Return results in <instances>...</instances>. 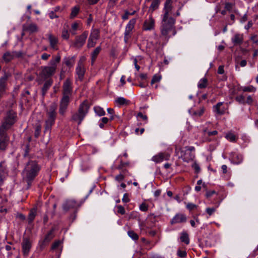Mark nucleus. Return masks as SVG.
<instances>
[{
  "mask_svg": "<svg viewBox=\"0 0 258 258\" xmlns=\"http://www.w3.org/2000/svg\"><path fill=\"white\" fill-rule=\"evenodd\" d=\"M174 7L172 5V0H166L161 15L162 21L160 31L161 34L165 37L168 36L171 31H173V35H175L176 32L174 29L175 19L173 18Z\"/></svg>",
  "mask_w": 258,
  "mask_h": 258,
  "instance_id": "f257e3e1",
  "label": "nucleus"
},
{
  "mask_svg": "<svg viewBox=\"0 0 258 258\" xmlns=\"http://www.w3.org/2000/svg\"><path fill=\"white\" fill-rule=\"evenodd\" d=\"M15 112L12 110L9 111L7 113L4 122L0 126V151H4L7 147L9 138L5 134V132L15 123Z\"/></svg>",
  "mask_w": 258,
  "mask_h": 258,
  "instance_id": "f03ea898",
  "label": "nucleus"
},
{
  "mask_svg": "<svg viewBox=\"0 0 258 258\" xmlns=\"http://www.w3.org/2000/svg\"><path fill=\"white\" fill-rule=\"evenodd\" d=\"M40 170V166L35 161H30L26 165L23 171V179L29 187L32 182L37 176Z\"/></svg>",
  "mask_w": 258,
  "mask_h": 258,
  "instance_id": "7ed1b4c3",
  "label": "nucleus"
},
{
  "mask_svg": "<svg viewBox=\"0 0 258 258\" xmlns=\"http://www.w3.org/2000/svg\"><path fill=\"white\" fill-rule=\"evenodd\" d=\"M56 104H52L46 112L47 119L45 122L44 134H47L48 135L50 134L52 126L54 124L56 117Z\"/></svg>",
  "mask_w": 258,
  "mask_h": 258,
  "instance_id": "20e7f679",
  "label": "nucleus"
},
{
  "mask_svg": "<svg viewBox=\"0 0 258 258\" xmlns=\"http://www.w3.org/2000/svg\"><path fill=\"white\" fill-rule=\"evenodd\" d=\"M89 108V106L88 102L84 101L80 104L78 111L73 115L72 119L78 122V124H80L87 114Z\"/></svg>",
  "mask_w": 258,
  "mask_h": 258,
  "instance_id": "39448f33",
  "label": "nucleus"
},
{
  "mask_svg": "<svg viewBox=\"0 0 258 258\" xmlns=\"http://www.w3.org/2000/svg\"><path fill=\"white\" fill-rule=\"evenodd\" d=\"M11 76V73L9 71H6V70L3 71V75L0 78V93H3L5 91L7 88L8 80Z\"/></svg>",
  "mask_w": 258,
  "mask_h": 258,
  "instance_id": "423d86ee",
  "label": "nucleus"
},
{
  "mask_svg": "<svg viewBox=\"0 0 258 258\" xmlns=\"http://www.w3.org/2000/svg\"><path fill=\"white\" fill-rule=\"evenodd\" d=\"M56 70L55 67L51 65L43 67L42 68L41 75L44 79L48 78L54 74Z\"/></svg>",
  "mask_w": 258,
  "mask_h": 258,
  "instance_id": "0eeeda50",
  "label": "nucleus"
},
{
  "mask_svg": "<svg viewBox=\"0 0 258 258\" xmlns=\"http://www.w3.org/2000/svg\"><path fill=\"white\" fill-rule=\"evenodd\" d=\"M99 37V31L98 29H94L91 32L88 40L87 46L88 48L94 47L96 41Z\"/></svg>",
  "mask_w": 258,
  "mask_h": 258,
  "instance_id": "6e6552de",
  "label": "nucleus"
},
{
  "mask_svg": "<svg viewBox=\"0 0 258 258\" xmlns=\"http://www.w3.org/2000/svg\"><path fill=\"white\" fill-rule=\"evenodd\" d=\"M84 60L85 58L82 57L78 62V66L76 69V72L78 76V79L80 81L83 80L85 72V69L83 64Z\"/></svg>",
  "mask_w": 258,
  "mask_h": 258,
  "instance_id": "1a4fd4ad",
  "label": "nucleus"
},
{
  "mask_svg": "<svg viewBox=\"0 0 258 258\" xmlns=\"http://www.w3.org/2000/svg\"><path fill=\"white\" fill-rule=\"evenodd\" d=\"M136 20L135 19L131 20L127 25L126 26L124 32V40L125 43H127L130 38V34L132 30L134 29Z\"/></svg>",
  "mask_w": 258,
  "mask_h": 258,
  "instance_id": "9d476101",
  "label": "nucleus"
},
{
  "mask_svg": "<svg viewBox=\"0 0 258 258\" xmlns=\"http://www.w3.org/2000/svg\"><path fill=\"white\" fill-rule=\"evenodd\" d=\"M72 93V83L69 80H67L63 84V96L62 97L70 98Z\"/></svg>",
  "mask_w": 258,
  "mask_h": 258,
  "instance_id": "9b49d317",
  "label": "nucleus"
},
{
  "mask_svg": "<svg viewBox=\"0 0 258 258\" xmlns=\"http://www.w3.org/2000/svg\"><path fill=\"white\" fill-rule=\"evenodd\" d=\"M88 35V32L84 31L81 35L77 36L74 42V46L78 48L82 47L86 42Z\"/></svg>",
  "mask_w": 258,
  "mask_h": 258,
  "instance_id": "f8f14e48",
  "label": "nucleus"
},
{
  "mask_svg": "<svg viewBox=\"0 0 258 258\" xmlns=\"http://www.w3.org/2000/svg\"><path fill=\"white\" fill-rule=\"evenodd\" d=\"M170 155L167 153L161 152L154 156L152 160L156 163H160L164 160H168L169 159Z\"/></svg>",
  "mask_w": 258,
  "mask_h": 258,
  "instance_id": "ddd939ff",
  "label": "nucleus"
},
{
  "mask_svg": "<svg viewBox=\"0 0 258 258\" xmlns=\"http://www.w3.org/2000/svg\"><path fill=\"white\" fill-rule=\"evenodd\" d=\"M80 207V205L74 200H69L65 202L63 204V209L67 211L71 209H76Z\"/></svg>",
  "mask_w": 258,
  "mask_h": 258,
  "instance_id": "4468645a",
  "label": "nucleus"
},
{
  "mask_svg": "<svg viewBox=\"0 0 258 258\" xmlns=\"http://www.w3.org/2000/svg\"><path fill=\"white\" fill-rule=\"evenodd\" d=\"M69 102L70 98L64 97H62L61 98L59 108V113L60 114L62 115H63L64 114L65 112H66Z\"/></svg>",
  "mask_w": 258,
  "mask_h": 258,
  "instance_id": "2eb2a0df",
  "label": "nucleus"
},
{
  "mask_svg": "<svg viewBox=\"0 0 258 258\" xmlns=\"http://www.w3.org/2000/svg\"><path fill=\"white\" fill-rule=\"evenodd\" d=\"M23 252L25 255H27L31 247V243L27 238H24L22 243Z\"/></svg>",
  "mask_w": 258,
  "mask_h": 258,
  "instance_id": "dca6fc26",
  "label": "nucleus"
},
{
  "mask_svg": "<svg viewBox=\"0 0 258 258\" xmlns=\"http://www.w3.org/2000/svg\"><path fill=\"white\" fill-rule=\"evenodd\" d=\"M230 160L232 163L238 164L242 162L243 157L240 154L236 152H232L230 155Z\"/></svg>",
  "mask_w": 258,
  "mask_h": 258,
  "instance_id": "f3484780",
  "label": "nucleus"
},
{
  "mask_svg": "<svg viewBox=\"0 0 258 258\" xmlns=\"http://www.w3.org/2000/svg\"><path fill=\"white\" fill-rule=\"evenodd\" d=\"M181 158L184 161L188 162L194 159L195 154L189 150H185L184 151H181Z\"/></svg>",
  "mask_w": 258,
  "mask_h": 258,
  "instance_id": "a211bd4d",
  "label": "nucleus"
},
{
  "mask_svg": "<svg viewBox=\"0 0 258 258\" xmlns=\"http://www.w3.org/2000/svg\"><path fill=\"white\" fill-rule=\"evenodd\" d=\"M186 220V216L182 214H177L171 220V224H175L185 222Z\"/></svg>",
  "mask_w": 258,
  "mask_h": 258,
  "instance_id": "6ab92c4d",
  "label": "nucleus"
},
{
  "mask_svg": "<svg viewBox=\"0 0 258 258\" xmlns=\"http://www.w3.org/2000/svg\"><path fill=\"white\" fill-rule=\"evenodd\" d=\"M38 31L37 26L34 23L23 25V31H28L30 33L37 32Z\"/></svg>",
  "mask_w": 258,
  "mask_h": 258,
  "instance_id": "aec40b11",
  "label": "nucleus"
},
{
  "mask_svg": "<svg viewBox=\"0 0 258 258\" xmlns=\"http://www.w3.org/2000/svg\"><path fill=\"white\" fill-rule=\"evenodd\" d=\"M155 21L154 20L150 17L148 19L146 20L144 24V29L145 30H151L153 29L154 27Z\"/></svg>",
  "mask_w": 258,
  "mask_h": 258,
  "instance_id": "412c9836",
  "label": "nucleus"
},
{
  "mask_svg": "<svg viewBox=\"0 0 258 258\" xmlns=\"http://www.w3.org/2000/svg\"><path fill=\"white\" fill-rule=\"evenodd\" d=\"M243 35L240 34H236L232 38L231 40L234 45H240L243 42Z\"/></svg>",
  "mask_w": 258,
  "mask_h": 258,
  "instance_id": "4be33fe9",
  "label": "nucleus"
},
{
  "mask_svg": "<svg viewBox=\"0 0 258 258\" xmlns=\"http://www.w3.org/2000/svg\"><path fill=\"white\" fill-rule=\"evenodd\" d=\"M48 39L50 43V45L53 49H57V44L58 40L56 37L54 36L51 33L48 34Z\"/></svg>",
  "mask_w": 258,
  "mask_h": 258,
  "instance_id": "5701e85b",
  "label": "nucleus"
},
{
  "mask_svg": "<svg viewBox=\"0 0 258 258\" xmlns=\"http://www.w3.org/2000/svg\"><path fill=\"white\" fill-rule=\"evenodd\" d=\"M7 175V170L4 164L0 163V186L2 185L3 181Z\"/></svg>",
  "mask_w": 258,
  "mask_h": 258,
  "instance_id": "b1692460",
  "label": "nucleus"
},
{
  "mask_svg": "<svg viewBox=\"0 0 258 258\" xmlns=\"http://www.w3.org/2000/svg\"><path fill=\"white\" fill-rule=\"evenodd\" d=\"M205 111V108L204 107H201L198 110H194L192 109L189 110V113L195 116H201L203 115V113Z\"/></svg>",
  "mask_w": 258,
  "mask_h": 258,
  "instance_id": "393cba45",
  "label": "nucleus"
},
{
  "mask_svg": "<svg viewBox=\"0 0 258 258\" xmlns=\"http://www.w3.org/2000/svg\"><path fill=\"white\" fill-rule=\"evenodd\" d=\"M52 84V80H47L45 82V83L42 88V90H41L42 95L43 96H44L45 95L47 90L49 89L50 87L51 86Z\"/></svg>",
  "mask_w": 258,
  "mask_h": 258,
  "instance_id": "a878e982",
  "label": "nucleus"
},
{
  "mask_svg": "<svg viewBox=\"0 0 258 258\" xmlns=\"http://www.w3.org/2000/svg\"><path fill=\"white\" fill-rule=\"evenodd\" d=\"M223 103L219 102L214 107V111L218 114H223L224 113V109L221 108Z\"/></svg>",
  "mask_w": 258,
  "mask_h": 258,
  "instance_id": "bb28decb",
  "label": "nucleus"
},
{
  "mask_svg": "<svg viewBox=\"0 0 258 258\" xmlns=\"http://www.w3.org/2000/svg\"><path fill=\"white\" fill-rule=\"evenodd\" d=\"M14 58V55L10 52H7L4 54L3 56V60L6 62H8L12 60Z\"/></svg>",
  "mask_w": 258,
  "mask_h": 258,
  "instance_id": "cd10ccee",
  "label": "nucleus"
},
{
  "mask_svg": "<svg viewBox=\"0 0 258 258\" xmlns=\"http://www.w3.org/2000/svg\"><path fill=\"white\" fill-rule=\"evenodd\" d=\"M53 232L54 229H52L48 232L45 236L43 242H48L53 238L54 237Z\"/></svg>",
  "mask_w": 258,
  "mask_h": 258,
  "instance_id": "c85d7f7f",
  "label": "nucleus"
},
{
  "mask_svg": "<svg viewBox=\"0 0 258 258\" xmlns=\"http://www.w3.org/2000/svg\"><path fill=\"white\" fill-rule=\"evenodd\" d=\"M180 239L181 242H184L186 244H188L189 243L188 235L186 232H182L181 233Z\"/></svg>",
  "mask_w": 258,
  "mask_h": 258,
  "instance_id": "c756f323",
  "label": "nucleus"
},
{
  "mask_svg": "<svg viewBox=\"0 0 258 258\" xmlns=\"http://www.w3.org/2000/svg\"><path fill=\"white\" fill-rule=\"evenodd\" d=\"M225 138L231 142H236L237 139L236 136L232 132L227 133L225 136Z\"/></svg>",
  "mask_w": 258,
  "mask_h": 258,
  "instance_id": "7c9ffc66",
  "label": "nucleus"
},
{
  "mask_svg": "<svg viewBox=\"0 0 258 258\" xmlns=\"http://www.w3.org/2000/svg\"><path fill=\"white\" fill-rule=\"evenodd\" d=\"M207 84H208L207 79L205 78H204L201 79L199 81L198 84V87L199 88H200V89L205 88L207 86Z\"/></svg>",
  "mask_w": 258,
  "mask_h": 258,
  "instance_id": "2f4dec72",
  "label": "nucleus"
},
{
  "mask_svg": "<svg viewBox=\"0 0 258 258\" xmlns=\"http://www.w3.org/2000/svg\"><path fill=\"white\" fill-rule=\"evenodd\" d=\"M101 50V47L100 46L97 47L95 50L93 51L91 54L92 62L93 63L95 60L97 55L99 53Z\"/></svg>",
  "mask_w": 258,
  "mask_h": 258,
  "instance_id": "473e14b6",
  "label": "nucleus"
},
{
  "mask_svg": "<svg viewBox=\"0 0 258 258\" xmlns=\"http://www.w3.org/2000/svg\"><path fill=\"white\" fill-rule=\"evenodd\" d=\"M60 60V56L57 55L49 61V65L53 66L56 68H57V64L59 62Z\"/></svg>",
  "mask_w": 258,
  "mask_h": 258,
  "instance_id": "72a5a7b5",
  "label": "nucleus"
},
{
  "mask_svg": "<svg viewBox=\"0 0 258 258\" xmlns=\"http://www.w3.org/2000/svg\"><path fill=\"white\" fill-rule=\"evenodd\" d=\"M94 109L96 113L99 116H103L105 114V112L103 110V108H101L99 106L94 107Z\"/></svg>",
  "mask_w": 258,
  "mask_h": 258,
  "instance_id": "f704fd0d",
  "label": "nucleus"
},
{
  "mask_svg": "<svg viewBox=\"0 0 258 258\" xmlns=\"http://www.w3.org/2000/svg\"><path fill=\"white\" fill-rule=\"evenodd\" d=\"M160 3V0H153L151 5L150 9H152V11L157 9L158 8Z\"/></svg>",
  "mask_w": 258,
  "mask_h": 258,
  "instance_id": "c9c22d12",
  "label": "nucleus"
},
{
  "mask_svg": "<svg viewBox=\"0 0 258 258\" xmlns=\"http://www.w3.org/2000/svg\"><path fill=\"white\" fill-rule=\"evenodd\" d=\"M36 216V211L35 210H32L30 211L29 217H28V222L29 223L32 222L33 220L34 219Z\"/></svg>",
  "mask_w": 258,
  "mask_h": 258,
  "instance_id": "e433bc0d",
  "label": "nucleus"
},
{
  "mask_svg": "<svg viewBox=\"0 0 258 258\" xmlns=\"http://www.w3.org/2000/svg\"><path fill=\"white\" fill-rule=\"evenodd\" d=\"M80 9L78 7H75L72 8L71 14V18H75L79 12Z\"/></svg>",
  "mask_w": 258,
  "mask_h": 258,
  "instance_id": "4c0bfd02",
  "label": "nucleus"
},
{
  "mask_svg": "<svg viewBox=\"0 0 258 258\" xmlns=\"http://www.w3.org/2000/svg\"><path fill=\"white\" fill-rule=\"evenodd\" d=\"M128 235L133 240H137L139 238L138 235L134 231L131 230L127 232Z\"/></svg>",
  "mask_w": 258,
  "mask_h": 258,
  "instance_id": "58836bf2",
  "label": "nucleus"
},
{
  "mask_svg": "<svg viewBox=\"0 0 258 258\" xmlns=\"http://www.w3.org/2000/svg\"><path fill=\"white\" fill-rule=\"evenodd\" d=\"M74 62H75V58L74 57H72L71 58H67L66 60H65V64L67 66H68L69 67H71L73 66Z\"/></svg>",
  "mask_w": 258,
  "mask_h": 258,
  "instance_id": "ea45409f",
  "label": "nucleus"
},
{
  "mask_svg": "<svg viewBox=\"0 0 258 258\" xmlns=\"http://www.w3.org/2000/svg\"><path fill=\"white\" fill-rule=\"evenodd\" d=\"M115 101L116 103L120 105L127 104L128 102V101L127 100H126L124 98L121 97L117 98Z\"/></svg>",
  "mask_w": 258,
  "mask_h": 258,
  "instance_id": "a19ab883",
  "label": "nucleus"
},
{
  "mask_svg": "<svg viewBox=\"0 0 258 258\" xmlns=\"http://www.w3.org/2000/svg\"><path fill=\"white\" fill-rule=\"evenodd\" d=\"M161 79V77L160 76L158 75H155L151 80V84L153 85V84L156 82H159Z\"/></svg>",
  "mask_w": 258,
  "mask_h": 258,
  "instance_id": "79ce46f5",
  "label": "nucleus"
},
{
  "mask_svg": "<svg viewBox=\"0 0 258 258\" xmlns=\"http://www.w3.org/2000/svg\"><path fill=\"white\" fill-rule=\"evenodd\" d=\"M235 100L241 104H244L245 103V98L243 95L236 96L235 97Z\"/></svg>",
  "mask_w": 258,
  "mask_h": 258,
  "instance_id": "37998d69",
  "label": "nucleus"
},
{
  "mask_svg": "<svg viewBox=\"0 0 258 258\" xmlns=\"http://www.w3.org/2000/svg\"><path fill=\"white\" fill-rule=\"evenodd\" d=\"M40 132H41V126L40 125H37L35 128V134H34L35 137L36 138H38L40 135Z\"/></svg>",
  "mask_w": 258,
  "mask_h": 258,
  "instance_id": "c03bdc74",
  "label": "nucleus"
},
{
  "mask_svg": "<svg viewBox=\"0 0 258 258\" xmlns=\"http://www.w3.org/2000/svg\"><path fill=\"white\" fill-rule=\"evenodd\" d=\"M216 208H207L206 210V212L209 216H211L215 211Z\"/></svg>",
  "mask_w": 258,
  "mask_h": 258,
  "instance_id": "a18cd8bd",
  "label": "nucleus"
},
{
  "mask_svg": "<svg viewBox=\"0 0 258 258\" xmlns=\"http://www.w3.org/2000/svg\"><path fill=\"white\" fill-rule=\"evenodd\" d=\"M243 91L244 92H254L255 91V89L253 86H248L244 87L243 89Z\"/></svg>",
  "mask_w": 258,
  "mask_h": 258,
  "instance_id": "49530a36",
  "label": "nucleus"
},
{
  "mask_svg": "<svg viewBox=\"0 0 258 258\" xmlns=\"http://www.w3.org/2000/svg\"><path fill=\"white\" fill-rule=\"evenodd\" d=\"M148 209V206L145 203H142L140 206V210L142 211L145 212Z\"/></svg>",
  "mask_w": 258,
  "mask_h": 258,
  "instance_id": "de8ad7c7",
  "label": "nucleus"
},
{
  "mask_svg": "<svg viewBox=\"0 0 258 258\" xmlns=\"http://www.w3.org/2000/svg\"><path fill=\"white\" fill-rule=\"evenodd\" d=\"M117 212L118 213H119L122 215H123L125 214V210L122 206L118 205V206H117Z\"/></svg>",
  "mask_w": 258,
  "mask_h": 258,
  "instance_id": "09e8293b",
  "label": "nucleus"
},
{
  "mask_svg": "<svg viewBox=\"0 0 258 258\" xmlns=\"http://www.w3.org/2000/svg\"><path fill=\"white\" fill-rule=\"evenodd\" d=\"M124 178V176L123 174H119L115 176V180L118 182L123 180Z\"/></svg>",
  "mask_w": 258,
  "mask_h": 258,
  "instance_id": "8fccbe9b",
  "label": "nucleus"
},
{
  "mask_svg": "<svg viewBox=\"0 0 258 258\" xmlns=\"http://www.w3.org/2000/svg\"><path fill=\"white\" fill-rule=\"evenodd\" d=\"M62 37L64 39H68L69 38V34L68 30H64L62 32Z\"/></svg>",
  "mask_w": 258,
  "mask_h": 258,
  "instance_id": "3c124183",
  "label": "nucleus"
},
{
  "mask_svg": "<svg viewBox=\"0 0 258 258\" xmlns=\"http://www.w3.org/2000/svg\"><path fill=\"white\" fill-rule=\"evenodd\" d=\"M197 205L192 203H187L186 205V208L189 210H192L197 208Z\"/></svg>",
  "mask_w": 258,
  "mask_h": 258,
  "instance_id": "603ef678",
  "label": "nucleus"
},
{
  "mask_svg": "<svg viewBox=\"0 0 258 258\" xmlns=\"http://www.w3.org/2000/svg\"><path fill=\"white\" fill-rule=\"evenodd\" d=\"M61 241L60 240H57L55 241L52 245L51 248L52 249H55L57 248L60 245Z\"/></svg>",
  "mask_w": 258,
  "mask_h": 258,
  "instance_id": "864d4df0",
  "label": "nucleus"
},
{
  "mask_svg": "<svg viewBox=\"0 0 258 258\" xmlns=\"http://www.w3.org/2000/svg\"><path fill=\"white\" fill-rule=\"evenodd\" d=\"M177 254L181 257H184L186 255V252L185 251L178 250L177 252Z\"/></svg>",
  "mask_w": 258,
  "mask_h": 258,
  "instance_id": "5fc2aeb1",
  "label": "nucleus"
},
{
  "mask_svg": "<svg viewBox=\"0 0 258 258\" xmlns=\"http://www.w3.org/2000/svg\"><path fill=\"white\" fill-rule=\"evenodd\" d=\"M215 194L216 191L215 190L207 191L206 192V196L207 198H209L211 197L214 194Z\"/></svg>",
  "mask_w": 258,
  "mask_h": 258,
  "instance_id": "6e6d98bb",
  "label": "nucleus"
},
{
  "mask_svg": "<svg viewBox=\"0 0 258 258\" xmlns=\"http://www.w3.org/2000/svg\"><path fill=\"white\" fill-rule=\"evenodd\" d=\"M233 5L232 3H226L225 8L227 11H230L233 8Z\"/></svg>",
  "mask_w": 258,
  "mask_h": 258,
  "instance_id": "4d7b16f0",
  "label": "nucleus"
},
{
  "mask_svg": "<svg viewBox=\"0 0 258 258\" xmlns=\"http://www.w3.org/2000/svg\"><path fill=\"white\" fill-rule=\"evenodd\" d=\"M137 117H140L142 118L144 120H147L148 117L146 115H144L142 112L138 113L137 115Z\"/></svg>",
  "mask_w": 258,
  "mask_h": 258,
  "instance_id": "13d9d810",
  "label": "nucleus"
},
{
  "mask_svg": "<svg viewBox=\"0 0 258 258\" xmlns=\"http://www.w3.org/2000/svg\"><path fill=\"white\" fill-rule=\"evenodd\" d=\"M122 202L124 203H128L130 201V199L128 198V194H124L123 195V198L122 199Z\"/></svg>",
  "mask_w": 258,
  "mask_h": 258,
  "instance_id": "bf43d9fd",
  "label": "nucleus"
},
{
  "mask_svg": "<svg viewBox=\"0 0 258 258\" xmlns=\"http://www.w3.org/2000/svg\"><path fill=\"white\" fill-rule=\"evenodd\" d=\"M128 164L127 162H123L122 161H120V164L117 167L118 169H122L123 167L127 166Z\"/></svg>",
  "mask_w": 258,
  "mask_h": 258,
  "instance_id": "052dcab7",
  "label": "nucleus"
},
{
  "mask_svg": "<svg viewBox=\"0 0 258 258\" xmlns=\"http://www.w3.org/2000/svg\"><path fill=\"white\" fill-rule=\"evenodd\" d=\"M192 167L194 168V169L195 170V171L197 172V173H198L200 172V166H199L198 164H196V163H195L194 164H193L192 165Z\"/></svg>",
  "mask_w": 258,
  "mask_h": 258,
  "instance_id": "680f3d73",
  "label": "nucleus"
},
{
  "mask_svg": "<svg viewBox=\"0 0 258 258\" xmlns=\"http://www.w3.org/2000/svg\"><path fill=\"white\" fill-rule=\"evenodd\" d=\"M181 7H180L177 10V12L176 13H174V15L173 16V18L175 19V18L177 17H178L180 16V10H181Z\"/></svg>",
  "mask_w": 258,
  "mask_h": 258,
  "instance_id": "e2e57ef3",
  "label": "nucleus"
},
{
  "mask_svg": "<svg viewBox=\"0 0 258 258\" xmlns=\"http://www.w3.org/2000/svg\"><path fill=\"white\" fill-rule=\"evenodd\" d=\"M241 139L244 142H245V143L249 142V139L248 137L245 135H243L241 136Z\"/></svg>",
  "mask_w": 258,
  "mask_h": 258,
  "instance_id": "0e129e2a",
  "label": "nucleus"
},
{
  "mask_svg": "<svg viewBox=\"0 0 258 258\" xmlns=\"http://www.w3.org/2000/svg\"><path fill=\"white\" fill-rule=\"evenodd\" d=\"M224 73V67L220 66L218 69V73L219 74H223Z\"/></svg>",
  "mask_w": 258,
  "mask_h": 258,
  "instance_id": "69168bd1",
  "label": "nucleus"
},
{
  "mask_svg": "<svg viewBox=\"0 0 258 258\" xmlns=\"http://www.w3.org/2000/svg\"><path fill=\"white\" fill-rule=\"evenodd\" d=\"M49 17L51 19L58 17V16L55 14L54 12L53 11H51L49 13Z\"/></svg>",
  "mask_w": 258,
  "mask_h": 258,
  "instance_id": "338daca9",
  "label": "nucleus"
},
{
  "mask_svg": "<svg viewBox=\"0 0 258 258\" xmlns=\"http://www.w3.org/2000/svg\"><path fill=\"white\" fill-rule=\"evenodd\" d=\"M79 27V24L77 22H75L72 25V28L74 30H77Z\"/></svg>",
  "mask_w": 258,
  "mask_h": 258,
  "instance_id": "774afa93",
  "label": "nucleus"
}]
</instances>
